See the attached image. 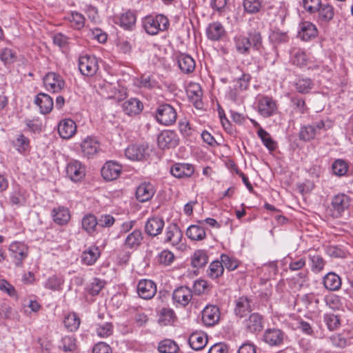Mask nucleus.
<instances>
[{"label":"nucleus","mask_w":353,"mask_h":353,"mask_svg":"<svg viewBox=\"0 0 353 353\" xmlns=\"http://www.w3.org/2000/svg\"><path fill=\"white\" fill-rule=\"evenodd\" d=\"M233 40L236 50L241 54H249L251 49L258 52L263 49L262 37L259 32H250L248 37L237 34Z\"/></svg>","instance_id":"1"},{"label":"nucleus","mask_w":353,"mask_h":353,"mask_svg":"<svg viewBox=\"0 0 353 353\" xmlns=\"http://www.w3.org/2000/svg\"><path fill=\"white\" fill-rule=\"evenodd\" d=\"M257 112L263 118L271 117L278 112L277 101L272 97L259 94L254 101Z\"/></svg>","instance_id":"2"},{"label":"nucleus","mask_w":353,"mask_h":353,"mask_svg":"<svg viewBox=\"0 0 353 353\" xmlns=\"http://www.w3.org/2000/svg\"><path fill=\"white\" fill-rule=\"evenodd\" d=\"M168 19L163 14L147 16L143 19V27L145 32L150 35H156L159 32L166 30L169 27Z\"/></svg>","instance_id":"3"},{"label":"nucleus","mask_w":353,"mask_h":353,"mask_svg":"<svg viewBox=\"0 0 353 353\" xmlns=\"http://www.w3.org/2000/svg\"><path fill=\"white\" fill-rule=\"evenodd\" d=\"M78 66L80 72L86 77H93L99 68L97 58L87 54L79 57Z\"/></svg>","instance_id":"4"},{"label":"nucleus","mask_w":353,"mask_h":353,"mask_svg":"<svg viewBox=\"0 0 353 353\" xmlns=\"http://www.w3.org/2000/svg\"><path fill=\"white\" fill-rule=\"evenodd\" d=\"M125 155L134 161L147 160L150 156L148 145L145 143L131 144L125 149Z\"/></svg>","instance_id":"5"},{"label":"nucleus","mask_w":353,"mask_h":353,"mask_svg":"<svg viewBox=\"0 0 353 353\" xmlns=\"http://www.w3.org/2000/svg\"><path fill=\"white\" fill-rule=\"evenodd\" d=\"M65 174L73 182L81 181L85 176V166L78 160L71 159L66 164Z\"/></svg>","instance_id":"6"},{"label":"nucleus","mask_w":353,"mask_h":353,"mask_svg":"<svg viewBox=\"0 0 353 353\" xmlns=\"http://www.w3.org/2000/svg\"><path fill=\"white\" fill-rule=\"evenodd\" d=\"M157 121L163 125H170L176 119V112L174 108L169 104L159 105L155 113Z\"/></svg>","instance_id":"7"},{"label":"nucleus","mask_w":353,"mask_h":353,"mask_svg":"<svg viewBox=\"0 0 353 353\" xmlns=\"http://www.w3.org/2000/svg\"><path fill=\"white\" fill-rule=\"evenodd\" d=\"M287 338L285 333L278 328H268L263 334V341L270 347H280Z\"/></svg>","instance_id":"8"},{"label":"nucleus","mask_w":353,"mask_h":353,"mask_svg":"<svg viewBox=\"0 0 353 353\" xmlns=\"http://www.w3.org/2000/svg\"><path fill=\"white\" fill-rule=\"evenodd\" d=\"M43 84L47 90L59 92L64 88L65 83L59 74L55 72H48L43 77Z\"/></svg>","instance_id":"9"},{"label":"nucleus","mask_w":353,"mask_h":353,"mask_svg":"<svg viewBox=\"0 0 353 353\" xmlns=\"http://www.w3.org/2000/svg\"><path fill=\"white\" fill-rule=\"evenodd\" d=\"M335 10L330 3H321L316 12L314 20L320 26L328 24L334 17Z\"/></svg>","instance_id":"10"},{"label":"nucleus","mask_w":353,"mask_h":353,"mask_svg":"<svg viewBox=\"0 0 353 353\" xmlns=\"http://www.w3.org/2000/svg\"><path fill=\"white\" fill-rule=\"evenodd\" d=\"M192 299V290L187 286H180L172 292V300L177 306H186Z\"/></svg>","instance_id":"11"},{"label":"nucleus","mask_w":353,"mask_h":353,"mask_svg":"<svg viewBox=\"0 0 353 353\" xmlns=\"http://www.w3.org/2000/svg\"><path fill=\"white\" fill-rule=\"evenodd\" d=\"M137 290L139 296L143 299H150L157 293L156 283L150 279H141L139 281Z\"/></svg>","instance_id":"12"},{"label":"nucleus","mask_w":353,"mask_h":353,"mask_svg":"<svg viewBox=\"0 0 353 353\" xmlns=\"http://www.w3.org/2000/svg\"><path fill=\"white\" fill-rule=\"evenodd\" d=\"M194 172V166L188 163H176L170 168L171 174L178 179L189 178Z\"/></svg>","instance_id":"13"},{"label":"nucleus","mask_w":353,"mask_h":353,"mask_svg":"<svg viewBox=\"0 0 353 353\" xmlns=\"http://www.w3.org/2000/svg\"><path fill=\"white\" fill-rule=\"evenodd\" d=\"M318 35V30L313 23L302 21L299 25L298 37L303 41H308Z\"/></svg>","instance_id":"14"},{"label":"nucleus","mask_w":353,"mask_h":353,"mask_svg":"<svg viewBox=\"0 0 353 353\" xmlns=\"http://www.w3.org/2000/svg\"><path fill=\"white\" fill-rule=\"evenodd\" d=\"M122 170V166L114 161H107L101 168V176L106 181L117 179Z\"/></svg>","instance_id":"15"},{"label":"nucleus","mask_w":353,"mask_h":353,"mask_svg":"<svg viewBox=\"0 0 353 353\" xmlns=\"http://www.w3.org/2000/svg\"><path fill=\"white\" fill-rule=\"evenodd\" d=\"M157 141L160 148H170L178 145L179 138L174 131L164 130L158 136Z\"/></svg>","instance_id":"16"},{"label":"nucleus","mask_w":353,"mask_h":353,"mask_svg":"<svg viewBox=\"0 0 353 353\" xmlns=\"http://www.w3.org/2000/svg\"><path fill=\"white\" fill-rule=\"evenodd\" d=\"M349 204L350 199L347 195L344 194L336 195L332 201V216L335 218L341 216L342 213L348 208Z\"/></svg>","instance_id":"17"},{"label":"nucleus","mask_w":353,"mask_h":353,"mask_svg":"<svg viewBox=\"0 0 353 353\" xmlns=\"http://www.w3.org/2000/svg\"><path fill=\"white\" fill-rule=\"evenodd\" d=\"M183 238V234L178 225L170 224L165 229L164 243L172 246L178 245Z\"/></svg>","instance_id":"18"},{"label":"nucleus","mask_w":353,"mask_h":353,"mask_svg":"<svg viewBox=\"0 0 353 353\" xmlns=\"http://www.w3.org/2000/svg\"><path fill=\"white\" fill-rule=\"evenodd\" d=\"M100 150L99 143L92 137H87L81 144L82 155L88 159L92 158Z\"/></svg>","instance_id":"19"},{"label":"nucleus","mask_w":353,"mask_h":353,"mask_svg":"<svg viewBox=\"0 0 353 353\" xmlns=\"http://www.w3.org/2000/svg\"><path fill=\"white\" fill-rule=\"evenodd\" d=\"M77 132L76 123L70 119H64L60 121L58 125L59 136L64 139L72 138Z\"/></svg>","instance_id":"20"},{"label":"nucleus","mask_w":353,"mask_h":353,"mask_svg":"<svg viewBox=\"0 0 353 353\" xmlns=\"http://www.w3.org/2000/svg\"><path fill=\"white\" fill-rule=\"evenodd\" d=\"M164 225V220L162 218L154 216L146 221L145 232L148 236L154 237L161 233Z\"/></svg>","instance_id":"21"},{"label":"nucleus","mask_w":353,"mask_h":353,"mask_svg":"<svg viewBox=\"0 0 353 353\" xmlns=\"http://www.w3.org/2000/svg\"><path fill=\"white\" fill-rule=\"evenodd\" d=\"M9 250L12 252V257L17 261L16 265L21 266L22 261L28 256V246L24 243L16 241L10 244Z\"/></svg>","instance_id":"22"},{"label":"nucleus","mask_w":353,"mask_h":353,"mask_svg":"<svg viewBox=\"0 0 353 353\" xmlns=\"http://www.w3.org/2000/svg\"><path fill=\"white\" fill-rule=\"evenodd\" d=\"M220 319L219 308L216 305H207L202 312V321L205 325L212 326Z\"/></svg>","instance_id":"23"},{"label":"nucleus","mask_w":353,"mask_h":353,"mask_svg":"<svg viewBox=\"0 0 353 353\" xmlns=\"http://www.w3.org/2000/svg\"><path fill=\"white\" fill-rule=\"evenodd\" d=\"M244 326L248 332L258 333L263 328V318L259 313H252L244 321Z\"/></svg>","instance_id":"24"},{"label":"nucleus","mask_w":353,"mask_h":353,"mask_svg":"<svg viewBox=\"0 0 353 353\" xmlns=\"http://www.w3.org/2000/svg\"><path fill=\"white\" fill-rule=\"evenodd\" d=\"M122 110L129 117H134L139 114L143 109V103L137 98H130L122 103Z\"/></svg>","instance_id":"25"},{"label":"nucleus","mask_w":353,"mask_h":353,"mask_svg":"<svg viewBox=\"0 0 353 353\" xmlns=\"http://www.w3.org/2000/svg\"><path fill=\"white\" fill-rule=\"evenodd\" d=\"M27 199L26 191L20 186H16L10 193L9 202L12 206L18 208L25 205Z\"/></svg>","instance_id":"26"},{"label":"nucleus","mask_w":353,"mask_h":353,"mask_svg":"<svg viewBox=\"0 0 353 353\" xmlns=\"http://www.w3.org/2000/svg\"><path fill=\"white\" fill-rule=\"evenodd\" d=\"M176 61L181 71L184 74H190L195 69V61L189 54L180 53L176 56Z\"/></svg>","instance_id":"27"},{"label":"nucleus","mask_w":353,"mask_h":353,"mask_svg":"<svg viewBox=\"0 0 353 353\" xmlns=\"http://www.w3.org/2000/svg\"><path fill=\"white\" fill-rule=\"evenodd\" d=\"M136 21L137 17L135 14L130 10H128L114 18L115 23L119 25L123 29L128 30H132L133 27H134Z\"/></svg>","instance_id":"28"},{"label":"nucleus","mask_w":353,"mask_h":353,"mask_svg":"<svg viewBox=\"0 0 353 353\" xmlns=\"http://www.w3.org/2000/svg\"><path fill=\"white\" fill-rule=\"evenodd\" d=\"M64 19L74 30H79L85 26V18L83 14L77 11L68 12L64 16Z\"/></svg>","instance_id":"29"},{"label":"nucleus","mask_w":353,"mask_h":353,"mask_svg":"<svg viewBox=\"0 0 353 353\" xmlns=\"http://www.w3.org/2000/svg\"><path fill=\"white\" fill-rule=\"evenodd\" d=\"M155 193L154 185L150 183H143L137 189L136 196L140 202L150 200Z\"/></svg>","instance_id":"30"},{"label":"nucleus","mask_w":353,"mask_h":353,"mask_svg":"<svg viewBox=\"0 0 353 353\" xmlns=\"http://www.w3.org/2000/svg\"><path fill=\"white\" fill-rule=\"evenodd\" d=\"M35 104L39 107L42 114L49 113L53 108V99L46 93H39L34 100Z\"/></svg>","instance_id":"31"},{"label":"nucleus","mask_w":353,"mask_h":353,"mask_svg":"<svg viewBox=\"0 0 353 353\" xmlns=\"http://www.w3.org/2000/svg\"><path fill=\"white\" fill-rule=\"evenodd\" d=\"M53 221L58 225H65L70 219V213L67 208L58 206L51 212Z\"/></svg>","instance_id":"32"},{"label":"nucleus","mask_w":353,"mask_h":353,"mask_svg":"<svg viewBox=\"0 0 353 353\" xmlns=\"http://www.w3.org/2000/svg\"><path fill=\"white\" fill-rule=\"evenodd\" d=\"M101 255L97 246L91 245L85 249L81 254V261L87 265H92L96 263Z\"/></svg>","instance_id":"33"},{"label":"nucleus","mask_w":353,"mask_h":353,"mask_svg":"<svg viewBox=\"0 0 353 353\" xmlns=\"http://www.w3.org/2000/svg\"><path fill=\"white\" fill-rule=\"evenodd\" d=\"M143 239V236L141 231L136 229L127 234L124 245L129 249H136L141 244Z\"/></svg>","instance_id":"34"},{"label":"nucleus","mask_w":353,"mask_h":353,"mask_svg":"<svg viewBox=\"0 0 353 353\" xmlns=\"http://www.w3.org/2000/svg\"><path fill=\"white\" fill-rule=\"evenodd\" d=\"M234 313L242 318L252 311L250 300L247 296H241L235 301Z\"/></svg>","instance_id":"35"},{"label":"nucleus","mask_w":353,"mask_h":353,"mask_svg":"<svg viewBox=\"0 0 353 353\" xmlns=\"http://www.w3.org/2000/svg\"><path fill=\"white\" fill-rule=\"evenodd\" d=\"M225 31L223 25L219 22H213L208 25L206 34L209 39L218 41L225 35Z\"/></svg>","instance_id":"36"},{"label":"nucleus","mask_w":353,"mask_h":353,"mask_svg":"<svg viewBox=\"0 0 353 353\" xmlns=\"http://www.w3.org/2000/svg\"><path fill=\"white\" fill-rule=\"evenodd\" d=\"M208 343L207 336L203 332H194L190 334L188 343L194 350H202Z\"/></svg>","instance_id":"37"},{"label":"nucleus","mask_w":353,"mask_h":353,"mask_svg":"<svg viewBox=\"0 0 353 353\" xmlns=\"http://www.w3.org/2000/svg\"><path fill=\"white\" fill-rule=\"evenodd\" d=\"M99 222L96 216L92 214L84 215L81 220V227L89 235H93L97 231Z\"/></svg>","instance_id":"38"},{"label":"nucleus","mask_w":353,"mask_h":353,"mask_svg":"<svg viewBox=\"0 0 353 353\" xmlns=\"http://www.w3.org/2000/svg\"><path fill=\"white\" fill-rule=\"evenodd\" d=\"M323 285L328 290L336 291L341 288V279L336 274L329 272L323 278Z\"/></svg>","instance_id":"39"},{"label":"nucleus","mask_w":353,"mask_h":353,"mask_svg":"<svg viewBox=\"0 0 353 353\" xmlns=\"http://www.w3.org/2000/svg\"><path fill=\"white\" fill-rule=\"evenodd\" d=\"M65 282L62 276L52 275L48 277L43 283V287L46 289L52 291H61Z\"/></svg>","instance_id":"40"},{"label":"nucleus","mask_w":353,"mask_h":353,"mask_svg":"<svg viewBox=\"0 0 353 353\" xmlns=\"http://www.w3.org/2000/svg\"><path fill=\"white\" fill-rule=\"evenodd\" d=\"M208 263V256L206 250H197L191 256V265L195 268H201Z\"/></svg>","instance_id":"41"},{"label":"nucleus","mask_w":353,"mask_h":353,"mask_svg":"<svg viewBox=\"0 0 353 353\" xmlns=\"http://www.w3.org/2000/svg\"><path fill=\"white\" fill-rule=\"evenodd\" d=\"M310 57L301 49H294L291 52V61L294 65L299 67L308 64Z\"/></svg>","instance_id":"42"},{"label":"nucleus","mask_w":353,"mask_h":353,"mask_svg":"<svg viewBox=\"0 0 353 353\" xmlns=\"http://www.w3.org/2000/svg\"><path fill=\"white\" fill-rule=\"evenodd\" d=\"M186 235L192 241H201L205 238L206 233L202 225H192L188 228Z\"/></svg>","instance_id":"43"},{"label":"nucleus","mask_w":353,"mask_h":353,"mask_svg":"<svg viewBox=\"0 0 353 353\" xmlns=\"http://www.w3.org/2000/svg\"><path fill=\"white\" fill-rule=\"evenodd\" d=\"M294 86L298 92L307 94L313 88L314 83L310 78L299 77L294 81Z\"/></svg>","instance_id":"44"},{"label":"nucleus","mask_w":353,"mask_h":353,"mask_svg":"<svg viewBox=\"0 0 353 353\" xmlns=\"http://www.w3.org/2000/svg\"><path fill=\"white\" fill-rule=\"evenodd\" d=\"M176 318L175 313L172 309L163 307L160 311L158 321L161 325H169L174 323Z\"/></svg>","instance_id":"45"},{"label":"nucleus","mask_w":353,"mask_h":353,"mask_svg":"<svg viewBox=\"0 0 353 353\" xmlns=\"http://www.w3.org/2000/svg\"><path fill=\"white\" fill-rule=\"evenodd\" d=\"M257 135L261 139L263 145L270 151L276 148V142L272 139L270 134L263 128H260L257 130Z\"/></svg>","instance_id":"46"},{"label":"nucleus","mask_w":353,"mask_h":353,"mask_svg":"<svg viewBox=\"0 0 353 353\" xmlns=\"http://www.w3.org/2000/svg\"><path fill=\"white\" fill-rule=\"evenodd\" d=\"M158 350L161 353H176L179 346L174 341L165 339L159 343Z\"/></svg>","instance_id":"47"},{"label":"nucleus","mask_w":353,"mask_h":353,"mask_svg":"<svg viewBox=\"0 0 353 353\" xmlns=\"http://www.w3.org/2000/svg\"><path fill=\"white\" fill-rule=\"evenodd\" d=\"M63 323L69 331H76L80 325V319L75 313H70L65 316Z\"/></svg>","instance_id":"48"},{"label":"nucleus","mask_w":353,"mask_h":353,"mask_svg":"<svg viewBox=\"0 0 353 353\" xmlns=\"http://www.w3.org/2000/svg\"><path fill=\"white\" fill-rule=\"evenodd\" d=\"M332 170L335 175L342 176L347 172L348 164L343 159H336L332 163Z\"/></svg>","instance_id":"49"},{"label":"nucleus","mask_w":353,"mask_h":353,"mask_svg":"<svg viewBox=\"0 0 353 353\" xmlns=\"http://www.w3.org/2000/svg\"><path fill=\"white\" fill-rule=\"evenodd\" d=\"M137 84L141 88L151 89L157 86V82L152 75L143 74L137 79Z\"/></svg>","instance_id":"50"},{"label":"nucleus","mask_w":353,"mask_h":353,"mask_svg":"<svg viewBox=\"0 0 353 353\" xmlns=\"http://www.w3.org/2000/svg\"><path fill=\"white\" fill-rule=\"evenodd\" d=\"M223 265L221 261H214L210 264L208 275L213 279H217L223 274Z\"/></svg>","instance_id":"51"},{"label":"nucleus","mask_w":353,"mask_h":353,"mask_svg":"<svg viewBox=\"0 0 353 353\" xmlns=\"http://www.w3.org/2000/svg\"><path fill=\"white\" fill-rule=\"evenodd\" d=\"M322 3L321 0H302L301 6L310 14H314Z\"/></svg>","instance_id":"52"},{"label":"nucleus","mask_w":353,"mask_h":353,"mask_svg":"<svg viewBox=\"0 0 353 353\" xmlns=\"http://www.w3.org/2000/svg\"><path fill=\"white\" fill-rule=\"evenodd\" d=\"M316 135L315 130L312 125L302 126L299 131V138L304 141L314 139Z\"/></svg>","instance_id":"53"},{"label":"nucleus","mask_w":353,"mask_h":353,"mask_svg":"<svg viewBox=\"0 0 353 353\" xmlns=\"http://www.w3.org/2000/svg\"><path fill=\"white\" fill-rule=\"evenodd\" d=\"M13 144L19 153H24L29 149L30 141L23 134H19Z\"/></svg>","instance_id":"54"},{"label":"nucleus","mask_w":353,"mask_h":353,"mask_svg":"<svg viewBox=\"0 0 353 353\" xmlns=\"http://www.w3.org/2000/svg\"><path fill=\"white\" fill-rule=\"evenodd\" d=\"M157 261L164 265H170L175 259L174 254L168 250L161 251L157 256Z\"/></svg>","instance_id":"55"},{"label":"nucleus","mask_w":353,"mask_h":353,"mask_svg":"<svg viewBox=\"0 0 353 353\" xmlns=\"http://www.w3.org/2000/svg\"><path fill=\"white\" fill-rule=\"evenodd\" d=\"M243 6L246 12L255 14L260 11L261 3L259 0H244Z\"/></svg>","instance_id":"56"},{"label":"nucleus","mask_w":353,"mask_h":353,"mask_svg":"<svg viewBox=\"0 0 353 353\" xmlns=\"http://www.w3.org/2000/svg\"><path fill=\"white\" fill-rule=\"evenodd\" d=\"M250 79L251 77L249 74H243L241 77L234 81L233 86L235 89L244 91L249 87Z\"/></svg>","instance_id":"57"},{"label":"nucleus","mask_w":353,"mask_h":353,"mask_svg":"<svg viewBox=\"0 0 353 353\" xmlns=\"http://www.w3.org/2000/svg\"><path fill=\"white\" fill-rule=\"evenodd\" d=\"M326 305L332 310H339L343 305L342 299L336 294H330L325 297Z\"/></svg>","instance_id":"58"},{"label":"nucleus","mask_w":353,"mask_h":353,"mask_svg":"<svg viewBox=\"0 0 353 353\" xmlns=\"http://www.w3.org/2000/svg\"><path fill=\"white\" fill-rule=\"evenodd\" d=\"M270 39L272 41L277 43H286L289 40L288 33L279 29H274L272 31Z\"/></svg>","instance_id":"59"},{"label":"nucleus","mask_w":353,"mask_h":353,"mask_svg":"<svg viewBox=\"0 0 353 353\" xmlns=\"http://www.w3.org/2000/svg\"><path fill=\"white\" fill-rule=\"evenodd\" d=\"M97 334L101 338H105L110 336L113 332V325L110 323H104L99 324L96 328Z\"/></svg>","instance_id":"60"},{"label":"nucleus","mask_w":353,"mask_h":353,"mask_svg":"<svg viewBox=\"0 0 353 353\" xmlns=\"http://www.w3.org/2000/svg\"><path fill=\"white\" fill-rule=\"evenodd\" d=\"M221 261L225 267L230 271L234 270L239 266V262L235 259L229 256L228 254H223L221 255Z\"/></svg>","instance_id":"61"},{"label":"nucleus","mask_w":353,"mask_h":353,"mask_svg":"<svg viewBox=\"0 0 353 353\" xmlns=\"http://www.w3.org/2000/svg\"><path fill=\"white\" fill-rule=\"evenodd\" d=\"M323 319L330 330H334L339 327L340 323L338 316L334 314H325Z\"/></svg>","instance_id":"62"},{"label":"nucleus","mask_w":353,"mask_h":353,"mask_svg":"<svg viewBox=\"0 0 353 353\" xmlns=\"http://www.w3.org/2000/svg\"><path fill=\"white\" fill-rule=\"evenodd\" d=\"M313 128L315 130L316 134H319L323 132L326 131L332 126V123L330 120H320L315 121L312 124Z\"/></svg>","instance_id":"63"},{"label":"nucleus","mask_w":353,"mask_h":353,"mask_svg":"<svg viewBox=\"0 0 353 353\" xmlns=\"http://www.w3.org/2000/svg\"><path fill=\"white\" fill-rule=\"evenodd\" d=\"M60 347L65 352L74 350L76 347L75 339L72 336H65L63 337Z\"/></svg>","instance_id":"64"}]
</instances>
